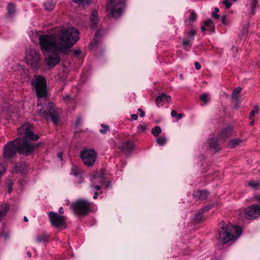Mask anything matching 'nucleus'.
Here are the masks:
<instances>
[{
    "instance_id": "43",
    "label": "nucleus",
    "mask_w": 260,
    "mask_h": 260,
    "mask_svg": "<svg viewBox=\"0 0 260 260\" xmlns=\"http://www.w3.org/2000/svg\"><path fill=\"white\" fill-rule=\"evenodd\" d=\"M96 179L99 180V183L102 184H103L105 182V179L103 176H97Z\"/></svg>"
},
{
    "instance_id": "45",
    "label": "nucleus",
    "mask_w": 260,
    "mask_h": 260,
    "mask_svg": "<svg viewBox=\"0 0 260 260\" xmlns=\"http://www.w3.org/2000/svg\"><path fill=\"white\" fill-rule=\"evenodd\" d=\"M211 16L216 19H218L219 18V15L217 14V13L215 12H212Z\"/></svg>"
},
{
    "instance_id": "50",
    "label": "nucleus",
    "mask_w": 260,
    "mask_h": 260,
    "mask_svg": "<svg viewBox=\"0 0 260 260\" xmlns=\"http://www.w3.org/2000/svg\"><path fill=\"white\" fill-rule=\"evenodd\" d=\"M81 53V51L80 49H76L74 51V55L78 56Z\"/></svg>"
},
{
    "instance_id": "52",
    "label": "nucleus",
    "mask_w": 260,
    "mask_h": 260,
    "mask_svg": "<svg viewBox=\"0 0 260 260\" xmlns=\"http://www.w3.org/2000/svg\"><path fill=\"white\" fill-rule=\"evenodd\" d=\"M131 118L132 119V120H137L138 119V115L137 114H132L131 115Z\"/></svg>"
},
{
    "instance_id": "18",
    "label": "nucleus",
    "mask_w": 260,
    "mask_h": 260,
    "mask_svg": "<svg viewBox=\"0 0 260 260\" xmlns=\"http://www.w3.org/2000/svg\"><path fill=\"white\" fill-rule=\"evenodd\" d=\"M171 100L170 95H167L166 93H161L159 96H157L155 99V103L157 106L161 102H169Z\"/></svg>"
},
{
    "instance_id": "30",
    "label": "nucleus",
    "mask_w": 260,
    "mask_h": 260,
    "mask_svg": "<svg viewBox=\"0 0 260 260\" xmlns=\"http://www.w3.org/2000/svg\"><path fill=\"white\" fill-rule=\"evenodd\" d=\"M147 125L145 123H143L138 125L137 127L138 133L145 132L147 129Z\"/></svg>"
},
{
    "instance_id": "59",
    "label": "nucleus",
    "mask_w": 260,
    "mask_h": 260,
    "mask_svg": "<svg viewBox=\"0 0 260 260\" xmlns=\"http://www.w3.org/2000/svg\"><path fill=\"white\" fill-rule=\"evenodd\" d=\"M97 196H98V192H95L94 193V195L93 196V199H97Z\"/></svg>"
},
{
    "instance_id": "13",
    "label": "nucleus",
    "mask_w": 260,
    "mask_h": 260,
    "mask_svg": "<svg viewBox=\"0 0 260 260\" xmlns=\"http://www.w3.org/2000/svg\"><path fill=\"white\" fill-rule=\"evenodd\" d=\"M52 53L46 58V62L48 66L53 67L60 62V57L58 53Z\"/></svg>"
},
{
    "instance_id": "46",
    "label": "nucleus",
    "mask_w": 260,
    "mask_h": 260,
    "mask_svg": "<svg viewBox=\"0 0 260 260\" xmlns=\"http://www.w3.org/2000/svg\"><path fill=\"white\" fill-rule=\"evenodd\" d=\"M212 207H213L212 204L206 206L203 209V212H205V211L209 210V209H211L212 208Z\"/></svg>"
},
{
    "instance_id": "36",
    "label": "nucleus",
    "mask_w": 260,
    "mask_h": 260,
    "mask_svg": "<svg viewBox=\"0 0 260 260\" xmlns=\"http://www.w3.org/2000/svg\"><path fill=\"white\" fill-rule=\"evenodd\" d=\"M194 220L197 222H200L204 220L205 218L203 217L202 214L198 213L195 215Z\"/></svg>"
},
{
    "instance_id": "8",
    "label": "nucleus",
    "mask_w": 260,
    "mask_h": 260,
    "mask_svg": "<svg viewBox=\"0 0 260 260\" xmlns=\"http://www.w3.org/2000/svg\"><path fill=\"white\" fill-rule=\"evenodd\" d=\"M25 60L27 63L36 69L39 68L40 54L32 48H28L26 50Z\"/></svg>"
},
{
    "instance_id": "3",
    "label": "nucleus",
    "mask_w": 260,
    "mask_h": 260,
    "mask_svg": "<svg viewBox=\"0 0 260 260\" xmlns=\"http://www.w3.org/2000/svg\"><path fill=\"white\" fill-rule=\"evenodd\" d=\"M241 228L232 224L223 226L219 231V241L225 244L228 242L237 239L241 234Z\"/></svg>"
},
{
    "instance_id": "64",
    "label": "nucleus",
    "mask_w": 260,
    "mask_h": 260,
    "mask_svg": "<svg viewBox=\"0 0 260 260\" xmlns=\"http://www.w3.org/2000/svg\"><path fill=\"white\" fill-rule=\"evenodd\" d=\"M4 237H5V239H7V238H8L9 235H8L7 234H5L4 235Z\"/></svg>"
},
{
    "instance_id": "62",
    "label": "nucleus",
    "mask_w": 260,
    "mask_h": 260,
    "mask_svg": "<svg viewBox=\"0 0 260 260\" xmlns=\"http://www.w3.org/2000/svg\"><path fill=\"white\" fill-rule=\"evenodd\" d=\"M80 121V118H78L77 121H76V125H77L78 123Z\"/></svg>"
},
{
    "instance_id": "34",
    "label": "nucleus",
    "mask_w": 260,
    "mask_h": 260,
    "mask_svg": "<svg viewBox=\"0 0 260 260\" xmlns=\"http://www.w3.org/2000/svg\"><path fill=\"white\" fill-rule=\"evenodd\" d=\"M258 113V106L257 105L254 106V109L252 110L250 112L249 119H252L255 114Z\"/></svg>"
},
{
    "instance_id": "1",
    "label": "nucleus",
    "mask_w": 260,
    "mask_h": 260,
    "mask_svg": "<svg viewBox=\"0 0 260 260\" xmlns=\"http://www.w3.org/2000/svg\"><path fill=\"white\" fill-rule=\"evenodd\" d=\"M78 30L75 27L62 29L59 34L44 35L39 37L43 53L59 52L68 54L69 50L79 39Z\"/></svg>"
},
{
    "instance_id": "58",
    "label": "nucleus",
    "mask_w": 260,
    "mask_h": 260,
    "mask_svg": "<svg viewBox=\"0 0 260 260\" xmlns=\"http://www.w3.org/2000/svg\"><path fill=\"white\" fill-rule=\"evenodd\" d=\"M100 30H98L95 33V37H98L100 35Z\"/></svg>"
},
{
    "instance_id": "47",
    "label": "nucleus",
    "mask_w": 260,
    "mask_h": 260,
    "mask_svg": "<svg viewBox=\"0 0 260 260\" xmlns=\"http://www.w3.org/2000/svg\"><path fill=\"white\" fill-rule=\"evenodd\" d=\"M194 66H195L196 69L197 70H199L201 68V66L200 65V64L198 62H197V61H196L194 62Z\"/></svg>"
},
{
    "instance_id": "39",
    "label": "nucleus",
    "mask_w": 260,
    "mask_h": 260,
    "mask_svg": "<svg viewBox=\"0 0 260 260\" xmlns=\"http://www.w3.org/2000/svg\"><path fill=\"white\" fill-rule=\"evenodd\" d=\"M200 99L204 102V104H207L208 102V97L207 93H203L200 96Z\"/></svg>"
},
{
    "instance_id": "63",
    "label": "nucleus",
    "mask_w": 260,
    "mask_h": 260,
    "mask_svg": "<svg viewBox=\"0 0 260 260\" xmlns=\"http://www.w3.org/2000/svg\"><path fill=\"white\" fill-rule=\"evenodd\" d=\"M24 220L25 222H27V221H28V218H27L26 216H24Z\"/></svg>"
},
{
    "instance_id": "60",
    "label": "nucleus",
    "mask_w": 260,
    "mask_h": 260,
    "mask_svg": "<svg viewBox=\"0 0 260 260\" xmlns=\"http://www.w3.org/2000/svg\"><path fill=\"white\" fill-rule=\"evenodd\" d=\"M27 256H28L29 257H31V253L30 251H28L27 252Z\"/></svg>"
},
{
    "instance_id": "16",
    "label": "nucleus",
    "mask_w": 260,
    "mask_h": 260,
    "mask_svg": "<svg viewBox=\"0 0 260 260\" xmlns=\"http://www.w3.org/2000/svg\"><path fill=\"white\" fill-rule=\"evenodd\" d=\"M233 128L231 126H229L223 129L221 133L218 135V139L219 140L223 139L224 140L231 136Z\"/></svg>"
},
{
    "instance_id": "29",
    "label": "nucleus",
    "mask_w": 260,
    "mask_h": 260,
    "mask_svg": "<svg viewBox=\"0 0 260 260\" xmlns=\"http://www.w3.org/2000/svg\"><path fill=\"white\" fill-rule=\"evenodd\" d=\"M247 184L250 187L254 189H257L260 187V182L254 180L248 181Z\"/></svg>"
},
{
    "instance_id": "44",
    "label": "nucleus",
    "mask_w": 260,
    "mask_h": 260,
    "mask_svg": "<svg viewBox=\"0 0 260 260\" xmlns=\"http://www.w3.org/2000/svg\"><path fill=\"white\" fill-rule=\"evenodd\" d=\"M8 192L9 193H10L12 190V187H13V183L12 182H9L8 183Z\"/></svg>"
},
{
    "instance_id": "22",
    "label": "nucleus",
    "mask_w": 260,
    "mask_h": 260,
    "mask_svg": "<svg viewBox=\"0 0 260 260\" xmlns=\"http://www.w3.org/2000/svg\"><path fill=\"white\" fill-rule=\"evenodd\" d=\"M9 209V206L8 204H3L0 206V221L2 220Z\"/></svg>"
},
{
    "instance_id": "61",
    "label": "nucleus",
    "mask_w": 260,
    "mask_h": 260,
    "mask_svg": "<svg viewBox=\"0 0 260 260\" xmlns=\"http://www.w3.org/2000/svg\"><path fill=\"white\" fill-rule=\"evenodd\" d=\"M219 11V10L218 8H215L214 9V11L216 13H218Z\"/></svg>"
},
{
    "instance_id": "15",
    "label": "nucleus",
    "mask_w": 260,
    "mask_h": 260,
    "mask_svg": "<svg viewBox=\"0 0 260 260\" xmlns=\"http://www.w3.org/2000/svg\"><path fill=\"white\" fill-rule=\"evenodd\" d=\"M208 195V191L206 190H197L193 193V198L196 201L205 200Z\"/></svg>"
},
{
    "instance_id": "11",
    "label": "nucleus",
    "mask_w": 260,
    "mask_h": 260,
    "mask_svg": "<svg viewBox=\"0 0 260 260\" xmlns=\"http://www.w3.org/2000/svg\"><path fill=\"white\" fill-rule=\"evenodd\" d=\"M254 199L258 201L259 203L253 204L248 208L245 212L251 219L257 218L260 215V195L255 196Z\"/></svg>"
},
{
    "instance_id": "25",
    "label": "nucleus",
    "mask_w": 260,
    "mask_h": 260,
    "mask_svg": "<svg viewBox=\"0 0 260 260\" xmlns=\"http://www.w3.org/2000/svg\"><path fill=\"white\" fill-rule=\"evenodd\" d=\"M190 17H189L188 19V20L186 19L184 21V23L186 25H187V23L189 21L192 22L195 21L197 19V14L196 13V12L193 10H190Z\"/></svg>"
},
{
    "instance_id": "35",
    "label": "nucleus",
    "mask_w": 260,
    "mask_h": 260,
    "mask_svg": "<svg viewBox=\"0 0 260 260\" xmlns=\"http://www.w3.org/2000/svg\"><path fill=\"white\" fill-rule=\"evenodd\" d=\"M233 2H236L238 0H232ZM222 4L224 5V7L226 9H229L232 6V3L229 2V0H224L222 1Z\"/></svg>"
},
{
    "instance_id": "20",
    "label": "nucleus",
    "mask_w": 260,
    "mask_h": 260,
    "mask_svg": "<svg viewBox=\"0 0 260 260\" xmlns=\"http://www.w3.org/2000/svg\"><path fill=\"white\" fill-rule=\"evenodd\" d=\"M242 88L240 87H238L235 88L232 92V99L235 101H239L240 96H239V93L241 92Z\"/></svg>"
},
{
    "instance_id": "53",
    "label": "nucleus",
    "mask_w": 260,
    "mask_h": 260,
    "mask_svg": "<svg viewBox=\"0 0 260 260\" xmlns=\"http://www.w3.org/2000/svg\"><path fill=\"white\" fill-rule=\"evenodd\" d=\"M94 187L98 190H99L101 189V186L99 185H95L94 186Z\"/></svg>"
},
{
    "instance_id": "55",
    "label": "nucleus",
    "mask_w": 260,
    "mask_h": 260,
    "mask_svg": "<svg viewBox=\"0 0 260 260\" xmlns=\"http://www.w3.org/2000/svg\"><path fill=\"white\" fill-rule=\"evenodd\" d=\"M206 26L204 25H203L201 27V30L203 32H204L205 30H206Z\"/></svg>"
},
{
    "instance_id": "23",
    "label": "nucleus",
    "mask_w": 260,
    "mask_h": 260,
    "mask_svg": "<svg viewBox=\"0 0 260 260\" xmlns=\"http://www.w3.org/2000/svg\"><path fill=\"white\" fill-rule=\"evenodd\" d=\"M242 142V140L239 139H234L229 141L228 145L231 148H235L237 145Z\"/></svg>"
},
{
    "instance_id": "51",
    "label": "nucleus",
    "mask_w": 260,
    "mask_h": 260,
    "mask_svg": "<svg viewBox=\"0 0 260 260\" xmlns=\"http://www.w3.org/2000/svg\"><path fill=\"white\" fill-rule=\"evenodd\" d=\"M72 1L73 3H77L78 4H81L83 3V2L85 0H72Z\"/></svg>"
},
{
    "instance_id": "38",
    "label": "nucleus",
    "mask_w": 260,
    "mask_h": 260,
    "mask_svg": "<svg viewBox=\"0 0 260 260\" xmlns=\"http://www.w3.org/2000/svg\"><path fill=\"white\" fill-rule=\"evenodd\" d=\"M196 34V31L194 29H191L190 31L187 33V36L189 37L188 38L194 40V37Z\"/></svg>"
},
{
    "instance_id": "17",
    "label": "nucleus",
    "mask_w": 260,
    "mask_h": 260,
    "mask_svg": "<svg viewBox=\"0 0 260 260\" xmlns=\"http://www.w3.org/2000/svg\"><path fill=\"white\" fill-rule=\"evenodd\" d=\"M98 14V11L96 10H94L91 12L90 20L91 22V27L93 28H95L96 27L99 22Z\"/></svg>"
},
{
    "instance_id": "40",
    "label": "nucleus",
    "mask_w": 260,
    "mask_h": 260,
    "mask_svg": "<svg viewBox=\"0 0 260 260\" xmlns=\"http://www.w3.org/2000/svg\"><path fill=\"white\" fill-rule=\"evenodd\" d=\"M192 41H193V40H192L191 39H190L188 38H185L183 40L182 45L183 46H187V45H191Z\"/></svg>"
},
{
    "instance_id": "9",
    "label": "nucleus",
    "mask_w": 260,
    "mask_h": 260,
    "mask_svg": "<svg viewBox=\"0 0 260 260\" xmlns=\"http://www.w3.org/2000/svg\"><path fill=\"white\" fill-rule=\"evenodd\" d=\"M17 143L18 138L8 142L4 146L3 149V156L5 159L14 157L16 153H18Z\"/></svg>"
},
{
    "instance_id": "2",
    "label": "nucleus",
    "mask_w": 260,
    "mask_h": 260,
    "mask_svg": "<svg viewBox=\"0 0 260 260\" xmlns=\"http://www.w3.org/2000/svg\"><path fill=\"white\" fill-rule=\"evenodd\" d=\"M18 133L20 135H23L22 139L18 138V153L25 156L31 155L40 145L29 143L27 140L37 141L39 139V136L31 131V125L28 123L18 128Z\"/></svg>"
},
{
    "instance_id": "49",
    "label": "nucleus",
    "mask_w": 260,
    "mask_h": 260,
    "mask_svg": "<svg viewBox=\"0 0 260 260\" xmlns=\"http://www.w3.org/2000/svg\"><path fill=\"white\" fill-rule=\"evenodd\" d=\"M226 15H223L222 17H221V22L223 24L226 25L227 24V22H226Z\"/></svg>"
},
{
    "instance_id": "56",
    "label": "nucleus",
    "mask_w": 260,
    "mask_h": 260,
    "mask_svg": "<svg viewBox=\"0 0 260 260\" xmlns=\"http://www.w3.org/2000/svg\"><path fill=\"white\" fill-rule=\"evenodd\" d=\"M250 120H251V121H250L249 124H250V125H253L254 124V120L253 118H252V119H250Z\"/></svg>"
},
{
    "instance_id": "28",
    "label": "nucleus",
    "mask_w": 260,
    "mask_h": 260,
    "mask_svg": "<svg viewBox=\"0 0 260 260\" xmlns=\"http://www.w3.org/2000/svg\"><path fill=\"white\" fill-rule=\"evenodd\" d=\"M258 0H251L250 1V14L251 15H254L256 10V5Z\"/></svg>"
},
{
    "instance_id": "14",
    "label": "nucleus",
    "mask_w": 260,
    "mask_h": 260,
    "mask_svg": "<svg viewBox=\"0 0 260 260\" xmlns=\"http://www.w3.org/2000/svg\"><path fill=\"white\" fill-rule=\"evenodd\" d=\"M122 152H131L134 149V143L132 141L122 142L118 147Z\"/></svg>"
},
{
    "instance_id": "10",
    "label": "nucleus",
    "mask_w": 260,
    "mask_h": 260,
    "mask_svg": "<svg viewBox=\"0 0 260 260\" xmlns=\"http://www.w3.org/2000/svg\"><path fill=\"white\" fill-rule=\"evenodd\" d=\"M81 157L84 164L88 167L92 166L97 157L96 152L91 149H84L81 152Z\"/></svg>"
},
{
    "instance_id": "21",
    "label": "nucleus",
    "mask_w": 260,
    "mask_h": 260,
    "mask_svg": "<svg viewBox=\"0 0 260 260\" xmlns=\"http://www.w3.org/2000/svg\"><path fill=\"white\" fill-rule=\"evenodd\" d=\"M8 15L10 17L14 16L16 12V5L13 3H9L7 6Z\"/></svg>"
},
{
    "instance_id": "42",
    "label": "nucleus",
    "mask_w": 260,
    "mask_h": 260,
    "mask_svg": "<svg viewBox=\"0 0 260 260\" xmlns=\"http://www.w3.org/2000/svg\"><path fill=\"white\" fill-rule=\"evenodd\" d=\"M71 174L74 176H78L80 175V173L78 171V168L76 166H73L71 170Z\"/></svg>"
},
{
    "instance_id": "6",
    "label": "nucleus",
    "mask_w": 260,
    "mask_h": 260,
    "mask_svg": "<svg viewBox=\"0 0 260 260\" xmlns=\"http://www.w3.org/2000/svg\"><path fill=\"white\" fill-rule=\"evenodd\" d=\"M39 115L43 118L48 120L49 119L55 124L59 121L58 113L55 110L52 102H49L46 109H41Z\"/></svg>"
},
{
    "instance_id": "54",
    "label": "nucleus",
    "mask_w": 260,
    "mask_h": 260,
    "mask_svg": "<svg viewBox=\"0 0 260 260\" xmlns=\"http://www.w3.org/2000/svg\"><path fill=\"white\" fill-rule=\"evenodd\" d=\"M59 212L60 213V214H63L64 213V210H63V208L62 207H60L59 209Z\"/></svg>"
},
{
    "instance_id": "24",
    "label": "nucleus",
    "mask_w": 260,
    "mask_h": 260,
    "mask_svg": "<svg viewBox=\"0 0 260 260\" xmlns=\"http://www.w3.org/2000/svg\"><path fill=\"white\" fill-rule=\"evenodd\" d=\"M44 6L46 10L51 11L55 6V3L53 0H46L44 2Z\"/></svg>"
},
{
    "instance_id": "4",
    "label": "nucleus",
    "mask_w": 260,
    "mask_h": 260,
    "mask_svg": "<svg viewBox=\"0 0 260 260\" xmlns=\"http://www.w3.org/2000/svg\"><path fill=\"white\" fill-rule=\"evenodd\" d=\"M31 85L35 90L39 101L41 98H46L47 81L44 77L40 75L35 76L31 82Z\"/></svg>"
},
{
    "instance_id": "37",
    "label": "nucleus",
    "mask_w": 260,
    "mask_h": 260,
    "mask_svg": "<svg viewBox=\"0 0 260 260\" xmlns=\"http://www.w3.org/2000/svg\"><path fill=\"white\" fill-rule=\"evenodd\" d=\"M171 115L172 117H176L177 119H180L182 118L183 114L182 113L177 114V111L173 110L171 111Z\"/></svg>"
},
{
    "instance_id": "41",
    "label": "nucleus",
    "mask_w": 260,
    "mask_h": 260,
    "mask_svg": "<svg viewBox=\"0 0 260 260\" xmlns=\"http://www.w3.org/2000/svg\"><path fill=\"white\" fill-rule=\"evenodd\" d=\"M63 100V101L67 104H69V103L74 101L73 99L71 98V97L69 95H67L64 96Z\"/></svg>"
},
{
    "instance_id": "27",
    "label": "nucleus",
    "mask_w": 260,
    "mask_h": 260,
    "mask_svg": "<svg viewBox=\"0 0 260 260\" xmlns=\"http://www.w3.org/2000/svg\"><path fill=\"white\" fill-rule=\"evenodd\" d=\"M204 25L209 30L213 32L215 30V26L211 19H208L204 22Z\"/></svg>"
},
{
    "instance_id": "48",
    "label": "nucleus",
    "mask_w": 260,
    "mask_h": 260,
    "mask_svg": "<svg viewBox=\"0 0 260 260\" xmlns=\"http://www.w3.org/2000/svg\"><path fill=\"white\" fill-rule=\"evenodd\" d=\"M138 111L140 113V116L141 117H143L145 116V112L143 111V110L142 109L139 108L138 109Z\"/></svg>"
},
{
    "instance_id": "12",
    "label": "nucleus",
    "mask_w": 260,
    "mask_h": 260,
    "mask_svg": "<svg viewBox=\"0 0 260 260\" xmlns=\"http://www.w3.org/2000/svg\"><path fill=\"white\" fill-rule=\"evenodd\" d=\"M48 216L51 224L55 227L59 228L65 224L66 218L63 215H60L55 212L51 211L48 213Z\"/></svg>"
},
{
    "instance_id": "7",
    "label": "nucleus",
    "mask_w": 260,
    "mask_h": 260,
    "mask_svg": "<svg viewBox=\"0 0 260 260\" xmlns=\"http://www.w3.org/2000/svg\"><path fill=\"white\" fill-rule=\"evenodd\" d=\"M124 7L123 0L107 1V11L114 18H117L121 15Z\"/></svg>"
},
{
    "instance_id": "57",
    "label": "nucleus",
    "mask_w": 260,
    "mask_h": 260,
    "mask_svg": "<svg viewBox=\"0 0 260 260\" xmlns=\"http://www.w3.org/2000/svg\"><path fill=\"white\" fill-rule=\"evenodd\" d=\"M57 155H58V157H59L61 159H62V153H58L57 154Z\"/></svg>"
},
{
    "instance_id": "5",
    "label": "nucleus",
    "mask_w": 260,
    "mask_h": 260,
    "mask_svg": "<svg viewBox=\"0 0 260 260\" xmlns=\"http://www.w3.org/2000/svg\"><path fill=\"white\" fill-rule=\"evenodd\" d=\"M91 203L84 200H78L72 204L73 212L79 216L87 215L91 210Z\"/></svg>"
},
{
    "instance_id": "26",
    "label": "nucleus",
    "mask_w": 260,
    "mask_h": 260,
    "mask_svg": "<svg viewBox=\"0 0 260 260\" xmlns=\"http://www.w3.org/2000/svg\"><path fill=\"white\" fill-rule=\"evenodd\" d=\"M36 241L38 243H46L48 241V236L46 234L38 236L36 238Z\"/></svg>"
},
{
    "instance_id": "31",
    "label": "nucleus",
    "mask_w": 260,
    "mask_h": 260,
    "mask_svg": "<svg viewBox=\"0 0 260 260\" xmlns=\"http://www.w3.org/2000/svg\"><path fill=\"white\" fill-rule=\"evenodd\" d=\"M101 126L103 128L100 129L99 131L102 134H106L108 132L110 131V127L108 125L101 124Z\"/></svg>"
},
{
    "instance_id": "33",
    "label": "nucleus",
    "mask_w": 260,
    "mask_h": 260,
    "mask_svg": "<svg viewBox=\"0 0 260 260\" xmlns=\"http://www.w3.org/2000/svg\"><path fill=\"white\" fill-rule=\"evenodd\" d=\"M161 129L159 126H156L154 128H153L152 131L151 133L155 137H157L159 135V134L161 133Z\"/></svg>"
},
{
    "instance_id": "19",
    "label": "nucleus",
    "mask_w": 260,
    "mask_h": 260,
    "mask_svg": "<svg viewBox=\"0 0 260 260\" xmlns=\"http://www.w3.org/2000/svg\"><path fill=\"white\" fill-rule=\"evenodd\" d=\"M209 144L210 148L214 152H217L221 149L219 144L217 142V139L212 138L210 139L209 141Z\"/></svg>"
},
{
    "instance_id": "32",
    "label": "nucleus",
    "mask_w": 260,
    "mask_h": 260,
    "mask_svg": "<svg viewBox=\"0 0 260 260\" xmlns=\"http://www.w3.org/2000/svg\"><path fill=\"white\" fill-rule=\"evenodd\" d=\"M156 142L159 146H163L166 144L167 142V139L165 137H160L156 139Z\"/></svg>"
}]
</instances>
